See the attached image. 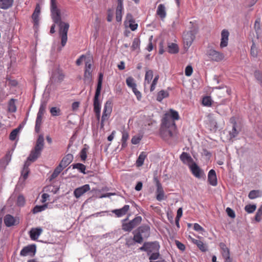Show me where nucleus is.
<instances>
[{
  "mask_svg": "<svg viewBox=\"0 0 262 262\" xmlns=\"http://www.w3.org/2000/svg\"><path fill=\"white\" fill-rule=\"evenodd\" d=\"M254 76L260 84L262 86V73L259 71H256L254 73Z\"/></svg>",
  "mask_w": 262,
  "mask_h": 262,
  "instance_id": "obj_57",
  "label": "nucleus"
},
{
  "mask_svg": "<svg viewBox=\"0 0 262 262\" xmlns=\"http://www.w3.org/2000/svg\"><path fill=\"white\" fill-rule=\"evenodd\" d=\"M153 78V72L151 70H149L146 71L145 75V79L144 85L145 88L147 84H149L150 83L151 79Z\"/></svg>",
  "mask_w": 262,
  "mask_h": 262,
  "instance_id": "obj_32",
  "label": "nucleus"
},
{
  "mask_svg": "<svg viewBox=\"0 0 262 262\" xmlns=\"http://www.w3.org/2000/svg\"><path fill=\"white\" fill-rule=\"evenodd\" d=\"M168 96L169 93L167 91L161 90L157 94V100L161 102L164 98H167Z\"/></svg>",
  "mask_w": 262,
  "mask_h": 262,
  "instance_id": "obj_38",
  "label": "nucleus"
},
{
  "mask_svg": "<svg viewBox=\"0 0 262 262\" xmlns=\"http://www.w3.org/2000/svg\"><path fill=\"white\" fill-rule=\"evenodd\" d=\"M168 52L171 54H176L179 52V47L177 44L170 43L168 45Z\"/></svg>",
  "mask_w": 262,
  "mask_h": 262,
  "instance_id": "obj_36",
  "label": "nucleus"
},
{
  "mask_svg": "<svg viewBox=\"0 0 262 262\" xmlns=\"http://www.w3.org/2000/svg\"><path fill=\"white\" fill-rule=\"evenodd\" d=\"M129 205H125L122 208L112 210V212L114 213L116 216L119 217L125 215L129 210Z\"/></svg>",
  "mask_w": 262,
  "mask_h": 262,
  "instance_id": "obj_19",
  "label": "nucleus"
},
{
  "mask_svg": "<svg viewBox=\"0 0 262 262\" xmlns=\"http://www.w3.org/2000/svg\"><path fill=\"white\" fill-rule=\"evenodd\" d=\"M42 116L41 115H37V118L35 122V130L37 133H39L40 127L42 124Z\"/></svg>",
  "mask_w": 262,
  "mask_h": 262,
  "instance_id": "obj_35",
  "label": "nucleus"
},
{
  "mask_svg": "<svg viewBox=\"0 0 262 262\" xmlns=\"http://www.w3.org/2000/svg\"><path fill=\"white\" fill-rule=\"evenodd\" d=\"M181 160L184 164H191L192 162V159L191 156L187 152H183L180 157Z\"/></svg>",
  "mask_w": 262,
  "mask_h": 262,
  "instance_id": "obj_29",
  "label": "nucleus"
},
{
  "mask_svg": "<svg viewBox=\"0 0 262 262\" xmlns=\"http://www.w3.org/2000/svg\"><path fill=\"white\" fill-rule=\"evenodd\" d=\"M88 150V147L86 146V145H84V147L82 149L80 153V157L82 161H84L87 157V151Z\"/></svg>",
  "mask_w": 262,
  "mask_h": 262,
  "instance_id": "obj_49",
  "label": "nucleus"
},
{
  "mask_svg": "<svg viewBox=\"0 0 262 262\" xmlns=\"http://www.w3.org/2000/svg\"><path fill=\"white\" fill-rule=\"evenodd\" d=\"M179 119L180 116L178 112L172 109H170L167 113L165 114L162 121H166V122L169 123L173 126H176L175 121Z\"/></svg>",
  "mask_w": 262,
  "mask_h": 262,
  "instance_id": "obj_6",
  "label": "nucleus"
},
{
  "mask_svg": "<svg viewBox=\"0 0 262 262\" xmlns=\"http://www.w3.org/2000/svg\"><path fill=\"white\" fill-rule=\"evenodd\" d=\"M126 83L127 85L133 89H135L136 88V83L135 82L134 79L132 77H128L126 80Z\"/></svg>",
  "mask_w": 262,
  "mask_h": 262,
  "instance_id": "obj_43",
  "label": "nucleus"
},
{
  "mask_svg": "<svg viewBox=\"0 0 262 262\" xmlns=\"http://www.w3.org/2000/svg\"><path fill=\"white\" fill-rule=\"evenodd\" d=\"M47 208V205H36L35 206L33 209H32V211L33 213L36 214L37 213H38L39 212H41L43 210H44Z\"/></svg>",
  "mask_w": 262,
  "mask_h": 262,
  "instance_id": "obj_45",
  "label": "nucleus"
},
{
  "mask_svg": "<svg viewBox=\"0 0 262 262\" xmlns=\"http://www.w3.org/2000/svg\"><path fill=\"white\" fill-rule=\"evenodd\" d=\"M29 172H30L29 168H23V169L21 171V176L23 177V178L24 179V180H26L27 179Z\"/></svg>",
  "mask_w": 262,
  "mask_h": 262,
  "instance_id": "obj_59",
  "label": "nucleus"
},
{
  "mask_svg": "<svg viewBox=\"0 0 262 262\" xmlns=\"http://www.w3.org/2000/svg\"><path fill=\"white\" fill-rule=\"evenodd\" d=\"M54 76L58 79L59 81H61L63 80L64 75L63 73L60 70H57L54 72Z\"/></svg>",
  "mask_w": 262,
  "mask_h": 262,
  "instance_id": "obj_53",
  "label": "nucleus"
},
{
  "mask_svg": "<svg viewBox=\"0 0 262 262\" xmlns=\"http://www.w3.org/2000/svg\"><path fill=\"white\" fill-rule=\"evenodd\" d=\"M59 26V33L61 37V45L62 47L65 46L67 39L68 36L67 34L69 29L70 25L68 23L64 21H61L59 23H57Z\"/></svg>",
  "mask_w": 262,
  "mask_h": 262,
  "instance_id": "obj_3",
  "label": "nucleus"
},
{
  "mask_svg": "<svg viewBox=\"0 0 262 262\" xmlns=\"http://www.w3.org/2000/svg\"><path fill=\"white\" fill-rule=\"evenodd\" d=\"M150 230V227L147 225H143L139 227L133 232V240L137 243H142L144 238H146L149 236Z\"/></svg>",
  "mask_w": 262,
  "mask_h": 262,
  "instance_id": "obj_2",
  "label": "nucleus"
},
{
  "mask_svg": "<svg viewBox=\"0 0 262 262\" xmlns=\"http://www.w3.org/2000/svg\"><path fill=\"white\" fill-rule=\"evenodd\" d=\"M47 107V102L46 101H42L38 112L37 113L38 115L43 116L46 112V109Z\"/></svg>",
  "mask_w": 262,
  "mask_h": 262,
  "instance_id": "obj_46",
  "label": "nucleus"
},
{
  "mask_svg": "<svg viewBox=\"0 0 262 262\" xmlns=\"http://www.w3.org/2000/svg\"><path fill=\"white\" fill-rule=\"evenodd\" d=\"M238 134V131L236 129V123L235 122L233 123L232 129L229 132L230 138H234L236 137Z\"/></svg>",
  "mask_w": 262,
  "mask_h": 262,
  "instance_id": "obj_44",
  "label": "nucleus"
},
{
  "mask_svg": "<svg viewBox=\"0 0 262 262\" xmlns=\"http://www.w3.org/2000/svg\"><path fill=\"white\" fill-rule=\"evenodd\" d=\"M160 256L159 251L152 252L150 254L149 259L151 261L152 260L157 259Z\"/></svg>",
  "mask_w": 262,
  "mask_h": 262,
  "instance_id": "obj_62",
  "label": "nucleus"
},
{
  "mask_svg": "<svg viewBox=\"0 0 262 262\" xmlns=\"http://www.w3.org/2000/svg\"><path fill=\"white\" fill-rule=\"evenodd\" d=\"M63 169V168L62 167V166L58 165V166L55 168L53 172L49 178V181H52L53 180L55 179Z\"/></svg>",
  "mask_w": 262,
  "mask_h": 262,
  "instance_id": "obj_33",
  "label": "nucleus"
},
{
  "mask_svg": "<svg viewBox=\"0 0 262 262\" xmlns=\"http://www.w3.org/2000/svg\"><path fill=\"white\" fill-rule=\"evenodd\" d=\"M25 204V199L23 195H19L17 199V205L19 206H23Z\"/></svg>",
  "mask_w": 262,
  "mask_h": 262,
  "instance_id": "obj_56",
  "label": "nucleus"
},
{
  "mask_svg": "<svg viewBox=\"0 0 262 262\" xmlns=\"http://www.w3.org/2000/svg\"><path fill=\"white\" fill-rule=\"evenodd\" d=\"M42 230L40 228H32L30 231V236L32 240H36L41 234Z\"/></svg>",
  "mask_w": 262,
  "mask_h": 262,
  "instance_id": "obj_25",
  "label": "nucleus"
},
{
  "mask_svg": "<svg viewBox=\"0 0 262 262\" xmlns=\"http://www.w3.org/2000/svg\"><path fill=\"white\" fill-rule=\"evenodd\" d=\"M142 139V137L140 136H134L132 139V143L133 144H138Z\"/></svg>",
  "mask_w": 262,
  "mask_h": 262,
  "instance_id": "obj_64",
  "label": "nucleus"
},
{
  "mask_svg": "<svg viewBox=\"0 0 262 262\" xmlns=\"http://www.w3.org/2000/svg\"><path fill=\"white\" fill-rule=\"evenodd\" d=\"M250 54L251 56L256 57L258 54V50L256 47L255 44L253 42L252 45L251 47Z\"/></svg>",
  "mask_w": 262,
  "mask_h": 262,
  "instance_id": "obj_54",
  "label": "nucleus"
},
{
  "mask_svg": "<svg viewBox=\"0 0 262 262\" xmlns=\"http://www.w3.org/2000/svg\"><path fill=\"white\" fill-rule=\"evenodd\" d=\"M140 39L138 38H134L131 47L132 50L135 51L136 50L139 49L140 48Z\"/></svg>",
  "mask_w": 262,
  "mask_h": 262,
  "instance_id": "obj_47",
  "label": "nucleus"
},
{
  "mask_svg": "<svg viewBox=\"0 0 262 262\" xmlns=\"http://www.w3.org/2000/svg\"><path fill=\"white\" fill-rule=\"evenodd\" d=\"M207 55L211 61L220 62L223 60L225 55L223 53L213 49H209L207 52Z\"/></svg>",
  "mask_w": 262,
  "mask_h": 262,
  "instance_id": "obj_9",
  "label": "nucleus"
},
{
  "mask_svg": "<svg viewBox=\"0 0 262 262\" xmlns=\"http://www.w3.org/2000/svg\"><path fill=\"white\" fill-rule=\"evenodd\" d=\"M193 229L194 230L200 232L205 231L204 229L198 223L194 224Z\"/></svg>",
  "mask_w": 262,
  "mask_h": 262,
  "instance_id": "obj_63",
  "label": "nucleus"
},
{
  "mask_svg": "<svg viewBox=\"0 0 262 262\" xmlns=\"http://www.w3.org/2000/svg\"><path fill=\"white\" fill-rule=\"evenodd\" d=\"M229 32L227 30L224 29L221 33V40L220 47L225 48L228 46L229 40Z\"/></svg>",
  "mask_w": 262,
  "mask_h": 262,
  "instance_id": "obj_14",
  "label": "nucleus"
},
{
  "mask_svg": "<svg viewBox=\"0 0 262 262\" xmlns=\"http://www.w3.org/2000/svg\"><path fill=\"white\" fill-rule=\"evenodd\" d=\"M226 211L229 216L231 218H234L235 217V214L234 211L230 208L227 207L226 208Z\"/></svg>",
  "mask_w": 262,
  "mask_h": 262,
  "instance_id": "obj_61",
  "label": "nucleus"
},
{
  "mask_svg": "<svg viewBox=\"0 0 262 262\" xmlns=\"http://www.w3.org/2000/svg\"><path fill=\"white\" fill-rule=\"evenodd\" d=\"M208 181L209 183L213 186H215L217 185V177L216 172L214 170L211 169L209 171L208 174Z\"/></svg>",
  "mask_w": 262,
  "mask_h": 262,
  "instance_id": "obj_18",
  "label": "nucleus"
},
{
  "mask_svg": "<svg viewBox=\"0 0 262 262\" xmlns=\"http://www.w3.org/2000/svg\"><path fill=\"white\" fill-rule=\"evenodd\" d=\"M146 157V156L145 152H142L140 154L136 161V165L137 166L140 167L143 164Z\"/></svg>",
  "mask_w": 262,
  "mask_h": 262,
  "instance_id": "obj_42",
  "label": "nucleus"
},
{
  "mask_svg": "<svg viewBox=\"0 0 262 262\" xmlns=\"http://www.w3.org/2000/svg\"><path fill=\"white\" fill-rule=\"evenodd\" d=\"M107 20L108 22L112 21V20H113V18L114 17L113 11L112 10H111V9H108L107 10Z\"/></svg>",
  "mask_w": 262,
  "mask_h": 262,
  "instance_id": "obj_60",
  "label": "nucleus"
},
{
  "mask_svg": "<svg viewBox=\"0 0 262 262\" xmlns=\"http://www.w3.org/2000/svg\"><path fill=\"white\" fill-rule=\"evenodd\" d=\"M189 168L192 174L196 178L201 179L204 178L205 175L203 170L194 162L189 164Z\"/></svg>",
  "mask_w": 262,
  "mask_h": 262,
  "instance_id": "obj_11",
  "label": "nucleus"
},
{
  "mask_svg": "<svg viewBox=\"0 0 262 262\" xmlns=\"http://www.w3.org/2000/svg\"><path fill=\"white\" fill-rule=\"evenodd\" d=\"M141 221V216H137L128 223H123L122 226V230L124 231L130 232L133 228L139 225Z\"/></svg>",
  "mask_w": 262,
  "mask_h": 262,
  "instance_id": "obj_8",
  "label": "nucleus"
},
{
  "mask_svg": "<svg viewBox=\"0 0 262 262\" xmlns=\"http://www.w3.org/2000/svg\"><path fill=\"white\" fill-rule=\"evenodd\" d=\"M14 0H0V9L7 10L11 8Z\"/></svg>",
  "mask_w": 262,
  "mask_h": 262,
  "instance_id": "obj_27",
  "label": "nucleus"
},
{
  "mask_svg": "<svg viewBox=\"0 0 262 262\" xmlns=\"http://www.w3.org/2000/svg\"><path fill=\"white\" fill-rule=\"evenodd\" d=\"M113 104L111 101H107L105 104L103 115L101 118V128H103L104 125H109L108 122L111 114L112 112Z\"/></svg>",
  "mask_w": 262,
  "mask_h": 262,
  "instance_id": "obj_4",
  "label": "nucleus"
},
{
  "mask_svg": "<svg viewBox=\"0 0 262 262\" xmlns=\"http://www.w3.org/2000/svg\"><path fill=\"white\" fill-rule=\"evenodd\" d=\"M44 147V137L43 135L40 134L38 136L36 140V144L34 148L36 150H39L41 152Z\"/></svg>",
  "mask_w": 262,
  "mask_h": 262,
  "instance_id": "obj_23",
  "label": "nucleus"
},
{
  "mask_svg": "<svg viewBox=\"0 0 262 262\" xmlns=\"http://www.w3.org/2000/svg\"><path fill=\"white\" fill-rule=\"evenodd\" d=\"M36 245L34 244L26 246L20 251V255L23 256H34L36 252Z\"/></svg>",
  "mask_w": 262,
  "mask_h": 262,
  "instance_id": "obj_12",
  "label": "nucleus"
},
{
  "mask_svg": "<svg viewBox=\"0 0 262 262\" xmlns=\"http://www.w3.org/2000/svg\"><path fill=\"white\" fill-rule=\"evenodd\" d=\"M90 189L89 185L85 184L75 189L74 191V194L76 198H79Z\"/></svg>",
  "mask_w": 262,
  "mask_h": 262,
  "instance_id": "obj_15",
  "label": "nucleus"
},
{
  "mask_svg": "<svg viewBox=\"0 0 262 262\" xmlns=\"http://www.w3.org/2000/svg\"><path fill=\"white\" fill-rule=\"evenodd\" d=\"M202 104L206 106H210L212 104L211 99L210 97H204L202 100Z\"/></svg>",
  "mask_w": 262,
  "mask_h": 262,
  "instance_id": "obj_50",
  "label": "nucleus"
},
{
  "mask_svg": "<svg viewBox=\"0 0 262 262\" xmlns=\"http://www.w3.org/2000/svg\"><path fill=\"white\" fill-rule=\"evenodd\" d=\"M92 64L90 62H86L84 80L85 83H90L92 79Z\"/></svg>",
  "mask_w": 262,
  "mask_h": 262,
  "instance_id": "obj_13",
  "label": "nucleus"
},
{
  "mask_svg": "<svg viewBox=\"0 0 262 262\" xmlns=\"http://www.w3.org/2000/svg\"><path fill=\"white\" fill-rule=\"evenodd\" d=\"M50 9L53 22L57 24L62 21L60 10L57 7L56 0H51Z\"/></svg>",
  "mask_w": 262,
  "mask_h": 262,
  "instance_id": "obj_5",
  "label": "nucleus"
},
{
  "mask_svg": "<svg viewBox=\"0 0 262 262\" xmlns=\"http://www.w3.org/2000/svg\"><path fill=\"white\" fill-rule=\"evenodd\" d=\"M126 18L128 20V27L132 31H135L137 29L138 24L135 23L130 14H127Z\"/></svg>",
  "mask_w": 262,
  "mask_h": 262,
  "instance_id": "obj_30",
  "label": "nucleus"
},
{
  "mask_svg": "<svg viewBox=\"0 0 262 262\" xmlns=\"http://www.w3.org/2000/svg\"><path fill=\"white\" fill-rule=\"evenodd\" d=\"M195 32L194 30L184 31L183 34V40L185 49H188L195 38Z\"/></svg>",
  "mask_w": 262,
  "mask_h": 262,
  "instance_id": "obj_7",
  "label": "nucleus"
},
{
  "mask_svg": "<svg viewBox=\"0 0 262 262\" xmlns=\"http://www.w3.org/2000/svg\"><path fill=\"white\" fill-rule=\"evenodd\" d=\"M4 222L7 227H11L18 224V222L11 215L7 214L4 217Z\"/></svg>",
  "mask_w": 262,
  "mask_h": 262,
  "instance_id": "obj_17",
  "label": "nucleus"
},
{
  "mask_svg": "<svg viewBox=\"0 0 262 262\" xmlns=\"http://www.w3.org/2000/svg\"><path fill=\"white\" fill-rule=\"evenodd\" d=\"M40 155V151L36 150V149L34 148L31 150L29 157H28V161L34 162L37 159Z\"/></svg>",
  "mask_w": 262,
  "mask_h": 262,
  "instance_id": "obj_26",
  "label": "nucleus"
},
{
  "mask_svg": "<svg viewBox=\"0 0 262 262\" xmlns=\"http://www.w3.org/2000/svg\"><path fill=\"white\" fill-rule=\"evenodd\" d=\"M23 128V126L21 125H19L16 128L13 129L10 133L9 136V139L10 140L14 141L16 139V137L20 130V129Z\"/></svg>",
  "mask_w": 262,
  "mask_h": 262,
  "instance_id": "obj_34",
  "label": "nucleus"
},
{
  "mask_svg": "<svg viewBox=\"0 0 262 262\" xmlns=\"http://www.w3.org/2000/svg\"><path fill=\"white\" fill-rule=\"evenodd\" d=\"M262 219V205L258 208L255 216V221L257 222H259L261 221Z\"/></svg>",
  "mask_w": 262,
  "mask_h": 262,
  "instance_id": "obj_51",
  "label": "nucleus"
},
{
  "mask_svg": "<svg viewBox=\"0 0 262 262\" xmlns=\"http://www.w3.org/2000/svg\"><path fill=\"white\" fill-rule=\"evenodd\" d=\"M73 169H77L80 172L84 174L85 173V170L86 169L85 166L82 163H76L71 165Z\"/></svg>",
  "mask_w": 262,
  "mask_h": 262,
  "instance_id": "obj_40",
  "label": "nucleus"
},
{
  "mask_svg": "<svg viewBox=\"0 0 262 262\" xmlns=\"http://www.w3.org/2000/svg\"><path fill=\"white\" fill-rule=\"evenodd\" d=\"M8 111L11 113H14L16 111V106L13 99H11L9 103Z\"/></svg>",
  "mask_w": 262,
  "mask_h": 262,
  "instance_id": "obj_48",
  "label": "nucleus"
},
{
  "mask_svg": "<svg viewBox=\"0 0 262 262\" xmlns=\"http://www.w3.org/2000/svg\"><path fill=\"white\" fill-rule=\"evenodd\" d=\"M190 238L191 239V242L193 244H195L201 251L203 252H205L207 250V246L203 243V242L200 240L194 239L192 237Z\"/></svg>",
  "mask_w": 262,
  "mask_h": 262,
  "instance_id": "obj_28",
  "label": "nucleus"
},
{
  "mask_svg": "<svg viewBox=\"0 0 262 262\" xmlns=\"http://www.w3.org/2000/svg\"><path fill=\"white\" fill-rule=\"evenodd\" d=\"M147 248V253L148 254H149L150 253L159 251L160 245L159 243L156 241L154 242H148Z\"/></svg>",
  "mask_w": 262,
  "mask_h": 262,
  "instance_id": "obj_22",
  "label": "nucleus"
},
{
  "mask_svg": "<svg viewBox=\"0 0 262 262\" xmlns=\"http://www.w3.org/2000/svg\"><path fill=\"white\" fill-rule=\"evenodd\" d=\"M177 130V126H173L169 123L162 121L160 129V135L161 138L165 141H168L173 137Z\"/></svg>",
  "mask_w": 262,
  "mask_h": 262,
  "instance_id": "obj_1",
  "label": "nucleus"
},
{
  "mask_svg": "<svg viewBox=\"0 0 262 262\" xmlns=\"http://www.w3.org/2000/svg\"><path fill=\"white\" fill-rule=\"evenodd\" d=\"M94 107L95 116L98 120V81L96 86V91L94 100Z\"/></svg>",
  "mask_w": 262,
  "mask_h": 262,
  "instance_id": "obj_20",
  "label": "nucleus"
},
{
  "mask_svg": "<svg viewBox=\"0 0 262 262\" xmlns=\"http://www.w3.org/2000/svg\"><path fill=\"white\" fill-rule=\"evenodd\" d=\"M156 14L161 20H163L166 16V8L163 4H160L157 8Z\"/></svg>",
  "mask_w": 262,
  "mask_h": 262,
  "instance_id": "obj_24",
  "label": "nucleus"
},
{
  "mask_svg": "<svg viewBox=\"0 0 262 262\" xmlns=\"http://www.w3.org/2000/svg\"><path fill=\"white\" fill-rule=\"evenodd\" d=\"M192 72H193L192 67L190 65L187 66L186 67L185 70V75L187 76H190L192 75Z\"/></svg>",
  "mask_w": 262,
  "mask_h": 262,
  "instance_id": "obj_58",
  "label": "nucleus"
},
{
  "mask_svg": "<svg viewBox=\"0 0 262 262\" xmlns=\"http://www.w3.org/2000/svg\"><path fill=\"white\" fill-rule=\"evenodd\" d=\"M221 248V253L223 257L230 255V249L227 247L224 243H221L219 245Z\"/></svg>",
  "mask_w": 262,
  "mask_h": 262,
  "instance_id": "obj_31",
  "label": "nucleus"
},
{
  "mask_svg": "<svg viewBox=\"0 0 262 262\" xmlns=\"http://www.w3.org/2000/svg\"><path fill=\"white\" fill-rule=\"evenodd\" d=\"M155 180L156 181V199L159 201H161L166 199V196L165 195L162 184L158 179L155 178Z\"/></svg>",
  "mask_w": 262,
  "mask_h": 262,
  "instance_id": "obj_10",
  "label": "nucleus"
},
{
  "mask_svg": "<svg viewBox=\"0 0 262 262\" xmlns=\"http://www.w3.org/2000/svg\"><path fill=\"white\" fill-rule=\"evenodd\" d=\"M40 13V8L39 5H37L34 12L32 15V18L34 23V27L37 28L39 26V15Z\"/></svg>",
  "mask_w": 262,
  "mask_h": 262,
  "instance_id": "obj_16",
  "label": "nucleus"
},
{
  "mask_svg": "<svg viewBox=\"0 0 262 262\" xmlns=\"http://www.w3.org/2000/svg\"><path fill=\"white\" fill-rule=\"evenodd\" d=\"M256 206L255 205L249 204L245 206V210L247 212L249 213H253L256 210Z\"/></svg>",
  "mask_w": 262,
  "mask_h": 262,
  "instance_id": "obj_52",
  "label": "nucleus"
},
{
  "mask_svg": "<svg viewBox=\"0 0 262 262\" xmlns=\"http://www.w3.org/2000/svg\"><path fill=\"white\" fill-rule=\"evenodd\" d=\"M73 160V155L68 154L62 158L59 165L62 166V167L64 169L72 162Z\"/></svg>",
  "mask_w": 262,
  "mask_h": 262,
  "instance_id": "obj_21",
  "label": "nucleus"
},
{
  "mask_svg": "<svg viewBox=\"0 0 262 262\" xmlns=\"http://www.w3.org/2000/svg\"><path fill=\"white\" fill-rule=\"evenodd\" d=\"M123 6H117L116 10V18L117 21H121L122 17Z\"/></svg>",
  "mask_w": 262,
  "mask_h": 262,
  "instance_id": "obj_37",
  "label": "nucleus"
},
{
  "mask_svg": "<svg viewBox=\"0 0 262 262\" xmlns=\"http://www.w3.org/2000/svg\"><path fill=\"white\" fill-rule=\"evenodd\" d=\"M50 113L53 116H57L60 115V110L56 107H52L50 109Z\"/></svg>",
  "mask_w": 262,
  "mask_h": 262,
  "instance_id": "obj_55",
  "label": "nucleus"
},
{
  "mask_svg": "<svg viewBox=\"0 0 262 262\" xmlns=\"http://www.w3.org/2000/svg\"><path fill=\"white\" fill-rule=\"evenodd\" d=\"M91 57H86L85 55H82L77 59L76 63L77 66H80L81 63L84 61L86 65V62H90L91 63Z\"/></svg>",
  "mask_w": 262,
  "mask_h": 262,
  "instance_id": "obj_39",
  "label": "nucleus"
},
{
  "mask_svg": "<svg viewBox=\"0 0 262 262\" xmlns=\"http://www.w3.org/2000/svg\"><path fill=\"white\" fill-rule=\"evenodd\" d=\"M261 192L259 190H251L249 194L248 197L250 199H254L261 196Z\"/></svg>",
  "mask_w": 262,
  "mask_h": 262,
  "instance_id": "obj_41",
  "label": "nucleus"
}]
</instances>
